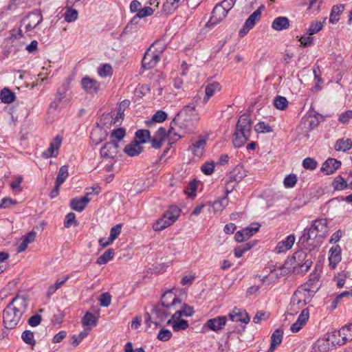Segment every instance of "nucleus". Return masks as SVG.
<instances>
[{
  "label": "nucleus",
  "mask_w": 352,
  "mask_h": 352,
  "mask_svg": "<svg viewBox=\"0 0 352 352\" xmlns=\"http://www.w3.org/2000/svg\"><path fill=\"white\" fill-rule=\"evenodd\" d=\"M28 307L25 296L16 295L3 310V322L7 329H14L19 323Z\"/></svg>",
  "instance_id": "f257e3e1"
},
{
  "label": "nucleus",
  "mask_w": 352,
  "mask_h": 352,
  "mask_svg": "<svg viewBox=\"0 0 352 352\" xmlns=\"http://www.w3.org/2000/svg\"><path fill=\"white\" fill-rule=\"evenodd\" d=\"M199 119L197 113L190 111L182 113V109L170 122L168 133L170 135H177L174 131L175 126H178L184 133H193L195 129V122H197Z\"/></svg>",
  "instance_id": "f03ea898"
},
{
  "label": "nucleus",
  "mask_w": 352,
  "mask_h": 352,
  "mask_svg": "<svg viewBox=\"0 0 352 352\" xmlns=\"http://www.w3.org/2000/svg\"><path fill=\"white\" fill-rule=\"evenodd\" d=\"M252 131L251 120L248 115H242L236 124L233 134L232 143L234 147L239 148L248 140Z\"/></svg>",
  "instance_id": "7ed1b4c3"
},
{
  "label": "nucleus",
  "mask_w": 352,
  "mask_h": 352,
  "mask_svg": "<svg viewBox=\"0 0 352 352\" xmlns=\"http://www.w3.org/2000/svg\"><path fill=\"white\" fill-rule=\"evenodd\" d=\"M159 44V43H153L145 52L142 61V67L144 69H149L154 67L160 60L164 48L162 47L157 49V46Z\"/></svg>",
  "instance_id": "20e7f679"
},
{
  "label": "nucleus",
  "mask_w": 352,
  "mask_h": 352,
  "mask_svg": "<svg viewBox=\"0 0 352 352\" xmlns=\"http://www.w3.org/2000/svg\"><path fill=\"white\" fill-rule=\"evenodd\" d=\"M352 340V324L342 327L339 331L332 332L331 344L344 345Z\"/></svg>",
  "instance_id": "39448f33"
},
{
  "label": "nucleus",
  "mask_w": 352,
  "mask_h": 352,
  "mask_svg": "<svg viewBox=\"0 0 352 352\" xmlns=\"http://www.w3.org/2000/svg\"><path fill=\"white\" fill-rule=\"evenodd\" d=\"M308 256L302 252H296L294 254L292 258L297 262L296 265L293 267V272L305 273L307 272L312 265V261Z\"/></svg>",
  "instance_id": "423d86ee"
},
{
  "label": "nucleus",
  "mask_w": 352,
  "mask_h": 352,
  "mask_svg": "<svg viewBox=\"0 0 352 352\" xmlns=\"http://www.w3.org/2000/svg\"><path fill=\"white\" fill-rule=\"evenodd\" d=\"M312 298L311 294L302 289L296 291L292 298V308L294 311H298L310 302Z\"/></svg>",
  "instance_id": "0eeeda50"
},
{
  "label": "nucleus",
  "mask_w": 352,
  "mask_h": 352,
  "mask_svg": "<svg viewBox=\"0 0 352 352\" xmlns=\"http://www.w3.org/2000/svg\"><path fill=\"white\" fill-rule=\"evenodd\" d=\"M43 21V16L40 10L29 14L21 22V25L24 26L27 32L32 31Z\"/></svg>",
  "instance_id": "6e6552de"
},
{
  "label": "nucleus",
  "mask_w": 352,
  "mask_h": 352,
  "mask_svg": "<svg viewBox=\"0 0 352 352\" xmlns=\"http://www.w3.org/2000/svg\"><path fill=\"white\" fill-rule=\"evenodd\" d=\"M264 9L265 6L261 5L248 18L243 28L239 32V34L241 37H243L251 29L254 28L256 22L258 21L261 16V10Z\"/></svg>",
  "instance_id": "1a4fd4ad"
},
{
  "label": "nucleus",
  "mask_w": 352,
  "mask_h": 352,
  "mask_svg": "<svg viewBox=\"0 0 352 352\" xmlns=\"http://www.w3.org/2000/svg\"><path fill=\"white\" fill-rule=\"evenodd\" d=\"M316 239H322V235L314 230V228L311 227L309 229L304 230L300 240L302 241V243H309V245L312 247H317L320 245L321 241H316Z\"/></svg>",
  "instance_id": "9d476101"
},
{
  "label": "nucleus",
  "mask_w": 352,
  "mask_h": 352,
  "mask_svg": "<svg viewBox=\"0 0 352 352\" xmlns=\"http://www.w3.org/2000/svg\"><path fill=\"white\" fill-rule=\"evenodd\" d=\"M208 140V136L199 135L198 140L192 142L189 147V151H191L194 156L201 157L204 153Z\"/></svg>",
  "instance_id": "9b49d317"
},
{
  "label": "nucleus",
  "mask_w": 352,
  "mask_h": 352,
  "mask_svg": "<svg viewBox=\"0 0 352 352\" xmlns=\"http://www.w3.org/2000/svg\"><path fill=\"white\" fill-rule=\"evenodd\" d=\"M244 171L241 168L236 167L232 171V175L226 184V195L230 192L235 187L236 184L240 182L245 177Z\"/></svg>",
  "instance_id": "f8f14e48"
},
{
  "label": "nucleus",
  "mask_w": 352,
  "mask_h": 352,
  "mask_svg": "<svg viewBox=\"0 0 352 352\" xmlns=\"http://www.w3.org/2000/svg\"><path fill=\"white\" fill-rule=\"evenodd\" d=\"M118 142L112 140L100 148V155L107 159H114L118 153Z\"/></svg>",
  "instance_id": "ddd939ff"
},
{
  "label": "nucleus",
  "mask_w": 352,
  "mask_h": 352,
  "mask_svg": "<svg viewBox=\"0 0 352 352\" xmlns=\"http://www.w3.org/2000/svg\"><path fill=\"white\" fill-rule=\"evenodd\" d=\"M80 84L85 91L89 94H96L100 90V84L96 79L89 76L83 77Z\"/></svg>",
  "instance_id": "4468645a"
},
{
  "label": "nucleus",
  "mask_w": 352,
  "mask_h": 352,
  "mask_svg": "<svg viewBox=\"0 0 352 352\" xmlns=\"http://www.w3.org/2000/svg\"><path fill=\"white\" fill-rule=\"evenodd\" d=\"M227 14L228 12L219 4H217L214 8L212 12V16L209 21L207 23L206 26L212 28L214 25L218 24L222 20H223L227 16Z\"/></svg>",
  "instance_id": "2eb2a0df"
},
{
  "label": "nucleus",
  "mask_w": 352,
  "mask_h": 352,
  "mask_svg": "<svg viewBox=\"0 0 352 352\" xmlns=\"http://www.w3.org/2000/svg\"><path fill=\"white\" fill-rule=\"evenodd\" d=\"M160 304L174 311L177 305H181L182 300L173 292H168L163 294Z\"/></svg>",
  "instance_id": "dca6fc26"
},
{
  "label": "nucleus",
  "mask_w": 352,
  "mask_h": 352,
  "mask_svg": "<svg viewBox=\"0 0 352 352\" xmlns=\"http://www.w3.org/2000/svg\"><path fill=\"white\" fill-rule=\"evenodd\" d=\"M227 322L226 316H217L207 320L204 327L213 331H218L223 329Z\"/></svg>",
  "instance_id": "f3484780"
},
{
  "label": "nucleus",
  "mask_w": 352,
  "mask_h": 352,
  "mask_svg": "<svg viewBox=\"0 0 352 352\" xmlns=\"http://www.w3.org/2000/svg\"><path fill=\"white\" fill-rule=\"evenodd\" d=\"M172 312H173V310L171 309H168L162 304H158L153 307L151 311V314L153 317V319L157 320L159 322H162Z\"/></svg>",
  "instance_id": "a211bd4d"
},
{
  "label": "nucleus",
  "mask_w": 352,
  "mask_h": 352,
  "mask_svg": "<svg viewBox=\"0 0 352 352\" xmlns=\"http://www.w3.org/2000/svg\"><path fill=\"white\" fill-rule=\"evenodd\" d=\"M319 287V275L316 273H314L310 275V278L303 285L302 289L307 292V293L311 294V296H313L318 290Z\"/></svg>",
  "instance_id": "6ab92c4d"
},
{
  "label": "nucleus",
  "mask_w": 352,
  "mask_h": 352,
  "mask_svg": "<svg viewBox=\"0 0 352 352\" xmlns=\"http://www.w3.org/2000/svg\"><path fill=\"white\" fill-rule=\"evenodd\" d=\"M259 229V225L255 224V226L247 227L243 228L241 230L238 231L235 234V239L237 242H243L244 241L248 240L250 236H252L254 233L258 232Z\"/></svg>",
  "instance_id": "aec40b11"
},
{
  "label": "nucleus",
  "mask_w": 352,
  "mask_h": 352,
  "mask_svg": "<svg viewBox=\"0 0 352 352\" xmlns=\"http://www.w3.org/2000/svg\"><path fill=\"white\" fill-rule=\"evenodd\" d=\"M329 267L331 269H335L337 264L342 260L340 246L338 245L333 246L329 250Z\"/></svg>",
  "instance_id": "412c9836"
},
{
  "label": "nucleus",
  "mask_w": 352,
  "mask_h": 352,
  "mask_svg": "<svg viewBox=\"0 0 352 352\" xmlns=\"http://www.w3.org/2000/svg\"><path fill=\"white\" fill-rule=\"evenodd\" d=\"M62 140L63 139L60 136H56L50 143V147L44 151L43 154V156L46 158L56 157L58 153Z\"/></svg>",
  "instance_id": "4be33fe9"
},
{
  "label": "nucleus",
  "mask_w": 352,
  "mask_h": 352,
  "mask_svg": "<svg viewBox=\"0 0 352 352\" xmlns=\"http://www.w3.org/2000/svg\"><path fill=\"white\" fill-rule=\"evenodd\" d=\"M296 241L294 234L289 235L285 240L278 242L275 248V252L278 254L284 253L289 250Z\"/></svg>",
  "instance_id": "5701e85b"
},
{
  "label": "nucleus",
  "mask_w": 352,
  "mask_h": 352,
  "mask_svg": "<svg viewBox=\"0 0 352 352\" xmlns=\"http://www.w3.org/2000/svg\"><path fill=\"white\" fill-rule=\"evenodd\" d=\"M332 333L327 338H319L313 345V352H327L330 349Z\"/></svg>",
  "instance_id": "b1692460"
},
{
  "label": "nucleus",
  "mask_w": 352,
  "mask_h": 352,
  "mask_svg": "<svg viewBox=\"0 0 352 352\" xmlns=\"http://www.w3.org/2000/svg\"><path fill=\"white\" fill-rule=\"evenodd\" d=\"M341 166V162L333 158H329L322 165L321 170L326 175L333 173Z\"/></svg>",
  "instance_id": "393cba45"
},
{
  "label": "nucleus",
  "mask_w": 352,
  "mask_h": 352,
  "mask_svg": "<svg viewBox=\"0 0 352 352\" xmlns=\"http://www.w3.org/2000/svg\"><path fill=\"white\" fill-rule=\"evenodd\" d=\"M108 135V131L96 126L91 131V139L93 143L98 144L106 139Z\"/></svg>",
  "instance_id": "a878e982"
},
{
  "label": "nucleus",
  "mask_w": 352,
  "mask_h": 352,
  "mask_svg": "<svg viewBox=\"0 0 352 352\" xmlns=\"http://www.w3.org/2000/svg\"><path fill=\"white\" fill-rule=\"evenodd\" d=\"M36 232L34 230L28 232L27 234L22 236V242L17 248V252L21 253L26 250L28 244L33 243L36 240Z\"/></svg>",
  "instance_id": "bb28decb"
},
{
  "label": "nucleus",
  "mask_w": 352,
  "mask_h": 352,
  "mask_svg": "<svg viewBox=\"0 0 352 352\" xmlns=\"http://www.w3.org/2000/svg\"><path fill=\"white\" fill-rule=\"evenodd\" d=\"M229 318L232 321L234 322H242L248 323L250 321L248 314L239 309H234L229 314Z\"/></svg>",
  "instance_id": "cd10ccee"
},
{
  "label": "nucleus",
  "mask_w": 352,
  "mask_h": 352,
  "mask_svg": "<svg viewBox=\"0 0 352 352\" xmlns=\"http://www.w3.org/2000/svg\"><path fill=\"white\" fill-rule=\"evenodd\" d=\"M114 124L113 121V114L111 113H105L103 114L98 122H97L96 126L102 128L103 129L106 130L107 131L108 129H109Z\"/></svg>",
  "instance_id": "c85d7f7f"
},
{
  "label": "nucleus",
  "mask_w": 352,
  "mask_h": 352,
  "mask_svg": "<svg viewBox=\"0 0 352 352\" xmlns=\"http://www.w3.org/2000/svg\"><path fill=\"white\" fill-rule=\"evenodd\" d=\"M91 199L87 197L82 198H74L71 200V208L78 212L82 211L87 204L90 201Z\"/></svg>",
  "instance_id": "c756f323"
},
{
  "label": "nucleus",
  "mask_w": 352,
  "mask_h": 352,
  "mask_svg": "<svg viewBox=\"0 0 352 352\" xmlns=\"http://www.w3.org/2000/svg\"><path fill=\"white\" fill-rule=\"evenodd\" d=\"M142 150V146L140 144V142L137 141L132 142L131 143L126 145L124 148V153L131 157L139 155Z\"/></svg>",
  "instance_id": "7c9ffc66"
},
{
  "label": "nucleus",
  "mask_w": 352,
  "mask_h": 352,
  "mask_svg": "<svg viewBox=\"0 0 352 352\" xmlns=\"http://www.w3.org/2000/svg\"><path fill=\"white\" fill-rule=\"evenodd\" d=\"M289 27V21L287 17L278 16L276 18L272 23V28L277 31L287 29Z\"/></svg>",
  "instance_id": "2f4dec72"
},
{
  "label": "nucleus",
  "mask_w": 352,
  "mask_h": 352,
  "mask_svg": "<svg viewBox=\"0 0 352 352\" xmlns=\"http://www.w3.org/2000/svg\"><path fill=\"white\" fill-rule=\"evenodd\" d=\"M318 116L322 118V116L318 113L314 112L312 114V112H310L308 117L304 120L305 127H307L309 130L316 128L320 122Z\"/></svg>",
  "instance_id": "473e14b6"
},
{
  "label": "nucleus",
  "mask_w": 352,
  "mask_h": 352,
  "mask_svg": "<svg viewBox=\"0 0 352 352\" xmlns=\"http://www.w3.org/2000/svg\"><path fill=\"white\" fill-rule=\"evenodd\" d=\"M283 332L278 329L274 331L271 336V345L268 349V352H274L277 346L280 345L282 342Z\"/></svg>",
  "instance_id": "72a5a7b5"
},
{
  "label": "nucleus",
  "mask_w": 352,
  "mask_h": 352,
  "mask_svg": "<svg viewBox=\"0 0 352 352\" xmlns=\"http://www.w3.org/2000/svg\"><path fill=\"white\" fill-rule=\"evenodd\" d=\"M311 227L322 235V238H324L327 232V221L325 219H316Z\"/></svg>",
  "instance_id": "f704fd0d"
},
{
  "label": "nucleus",
  "mask_w": 352,
  "mask_h": 352,
  "mask_svg": "<svg viewBox=\"0 0 352 352\" xmlns=\"http://www.w3.org/2000/svg\"><path fill=\"white\" fill-rule=\"evenodd\" d=\"M167 324L172 325L173 329L175 331L180 330H185L188 327V321L184 319L173 320L169 319L167 321Z\"/></svg>",
  "instance_id": "c9c22d12"
},
{
  "label": "nucleus",
  "mask_w": 352,
  "mask_h": 352,
  "mask_svg": "<svg viewBox=\"0 0 352 352\" xmlns=\"http://www.w3.org/2000/svg\"><path fill=\"white\" fill-rule=\"evenodd\" d=\"M335 149L337 151L346 152L351 148L352 140L349 138L346 139H339L335 144Z\"/></svg>",
  "instance_id": "e433bc0d"
},
{
  "label": "nucleus",
  "mask_w": 352,
  "mask_h": 352,
  "mask_svg": "<svg viewBox=\"0 0 352 352\" xmlns=\"http://www.w3.org/2000/svg\"><path fill=\"white\" fill-rule=\"evenodd\" d=\"M180 0H166L163 5L162 12L165 14H170L178 8V3Z\"/></svg>",
  "instance_id": "4c0bfd02"
},
{
  "label": "nucleus",
  "mask_w": 352,
  "mask_h": 352,
  "mask_svg": "<svg viewBox=\"0 0 352 352\" xmlns=\"http://www.w3.org/2000/svg\"><path fill=\"white\" fill-rule=\"evenodd\" d=\"M0 99L2 102L10 104L14 101L15 94L8 88H3L0 92Z\"/></svg>",
  "instance_id": "58836bf2"
},
{
  "label": "nucleus",
  "mask_w": 352,
  "mask_h": 352,
  "mask_svg": "<svg viewBox=\"0 0 352 352\" xmlns=\"http://www.w3.org/2000/svg\"><path fill=\"white\" fill-rule=\"evenodd\" d=\"M179 216V210L177 207H171L163 217L172 225Z\"/></svg>",
  "instance_id": "ea45409f"
},
{
  "label": "nucleus",
  "mask_w": 352,
  "mask_h": 352,
  "mask_svg": "<svg viewBox=\"0 0 352 352\" xmlns=\"http://www.w3.org/2000/svg\"><path fill=\"white\" fill-rule=\"evenodd\" d=\"M344 10V6L342 4L333 6L329 17V22L331 23H337L339 21L338 16Z\"/></svg>",
  "instance_id": "a19ab883"
},
{
  "label": "nucleus",
  "mask_w": 352,
  "mask_h": 352,
  "mask_svg": "<svg viewBox=\"0 0 352 352\" xmlns=\"http://www.w3.org/2000/svg\"><path fill=\"white\" fill-rule=\"evenodd\" d=\"M114 254V250L111 248L108 249L100 256H99L97 258L96 263L98 265L106 264L108 261L113 259Z\"/></svg>",
  "instance_id": "79ce46f5"
},
{
  "label": "nucleus",
  "mask_w": 352,
  "mask_h": 352,
  "mask_svg": "<svg viewBox=\"0 0 352 352\" xmlns=\"http://www.w3.org/2000/svg\"><path fill=\"white\" fill-rule=\"evenodd\" d=\"M69 278L68 276H65L63 277L61 279H58L56 281V283L49 287L47 295V296H50L54 294Z\"/></svg>",
  "instance_id": "37998d69"
},
{
  "label": "nucleus",
  "mask_w": 352,
  "mask_h": 352,
  "mask_svg": "<svg viewBox=\"0 0 352 352\" xmlns=\"http://www.w3.org/2000/svg\"><path fill=\"white\" fill-rule=\"evenodd\" d=\"M274 105L277 109L284 111L288 107V101L285 97L278 96L274 100Z\"/></svg>",
  "instance_id": "c03bdc74"
},
{
  "label": "nucleus",
  "mask_w": 352,
  "mask_h": 352,
  "mask_svg": "<svg viewBox=\"0 0 352 352\" xmlns=\"http://www.w3.org/2000/svg\"><path fill=\"white\" fill-rule=\"evenodd\" d=\"M228 204V199L226 197H223V198L214 201L211 206L213 208L214 212H221L223 209Z\"/></svg>",
  "instance_id": "a18cd8bd"
},
{
  "label": "nucleus",
  "mask_w": 352,
  "mask_h": 352,
  "mask_svg": "<svg viewBox=\"0 0 352 352\" xmlns=\"http://www.w3.org/2000/svg\"><path fill=\"white\" fill-rule=\"evenodd\" d=\"M221 85L218 82H212L206 85L205 93L210 96H212L216 92L220 91Z\"/></svg>",
  "instance_id": "49530a36"
},
{
  "label": "nucleus",
  "mask_w": 352,
  "mask_h": 352,
  "mask_svg": "<svg viewBox=\"0 0 352 352\" xmlns=\"http://www.w3.org/2000/svg\"><path fill=\"white\" fill-rule=\"evenodd\" d=\"M254 245V243H247L236 247L234 249V256L236 258L241 257L244 252L250 250Z\"/></svg>",
  "instance_id": "de8ad7c7"
},
{
  "label": "nucleus",
  "mask_w": 352,
  "mask_h": 352,
  "mask_svg": "<svg viewBox=\"0 0 352 352\" xmlns=\"http://www.w3.org/2000/svg\"><path fill=\"white\" fill-rule=\"evenodd\" d=\"M98 74L101 77L111 76L113 74V69L109 64H104L98 68Z\"/></svg>",
  "instance_id": "09e8293b"
},
{
  "label": "nucleus",
  "mask_w": 352,
  "mask_h": 352,
  "mask_svg": "<svg viewBox=\"0 0 352 352\" xmlns=\"http://www.w3.org/2000/svg\"><path fill=\"white\" fill-rule=\"evenodd\" d=\"M69 176L67 166H63L59 168V171L56 182L62 184Z\"/></svg>",
  "instance_id": "8fccbe9b"
},
{
  "label": "nucleus",
  "mask_w": 352,
  "mask_h": 352,
  "mask_svg": "<svg viewBox=\"0 0 352 352\" xmlns=\"http://www.w3.org/2000/svg\"><path fill=\"white\" fill-rule=\"evenodd\" d=\"M170 225L171 224L166 220V219L162 216V217L155 222V223L153 225V228L156 231H160L166 228Z\"/></svg>",
  "instance_id": "3c124183"
},
{
  "label": "nucleus",
  "mask_w": 352,
  "mask_h": 352,
  "mask_svg": "<svg viewBox=\"0 0 352 352\" xmlns=\"http://www.w3.org/2000/svg\"><path fill=\"white\" fill-rule=\"evenodd\" d=\"M96 323L97 318L90 312H87L82 319L83 326L96 325Z\"/></svg>",
  "instance_id": "603ef678"
},
{
  "label": "nucleus",
  "mask_w": 352,
  "mask_h": 352,
  "mask_svg": "<svg viewBox=\"0 0 352 352\" xmlns=\"http://www.w3.org/2000/svg\"><path fill=\"white\" fill-rule=\"evenodd\" d=\"M201 97L199 95H196L192 99V101L187 105L184 106L182 108V113H186L187 111H190L191 113H195L196 105L198 101L200 100Z\"/></svg>",
  "instance_id": "864d4df0"
},
{
  "label": "nucleus",
  "mask_w": 352,
  "mask_h": 352,
  "mask_svg": "<svg viewBox=\"0 0 352 352\" xmlns=\"http://www.w3.org/2000/svg\"><path fill=\"white\" fill-rule=\"evenodd\" d=\"M167 118V114L162 110H159L153 116L152 120L147 122V124L149 125L152 124L153 122H162L166 120Z\"/></svg>",
  "instance_id": "5fc2aeb1"
},
{
  "label": "nucleus",
  "mask_w": 352,
  "mask_h": 352,
  "mask_svg": "<svg viewBox=\"0 0 352 352\" xmlns=\"http://www.w3.org/2000/svg\"><path fill=\"white\" fill-rule=\"evenodd\" d=\"M254 130L256 133H271L273 131L272 128L270 125L265 124L264 122H258L255 125Z\"/></svg>",
  "instance_id": "6e6d98bb"
},
{
  "label": "nucleus",
  "mask_w": 352,
  "mask_h": 352,
  "mask_svg": "<svg viewBox=\"0 0 352 352\" xmlns=\"http://www.w3.org/2000/svg\"><path fill=\"white\" fill-rule=\"evenodd\" d=\"M322 26H323V25L321 22H318V21L311 22L309 28L307 30V34L309 36L315 34L322 30Z\"/></svg>",
  "instance_id": "4d7b16f0"
},
{
  "label": "nucleus",
  "mask_w": 352,
  "mask_h": 352,
  "mask_svg": "<svg viewBox=\"0 0 352 352\" xmlns=\"http://www.w3.org/2000/svg\"><path fill=\"white\" fill-rule=\"evenodd\" d=\"M153 316L148 313L145 314L146 324L147 328L155 329L160 326V322L157 320H153Z\"/></svg>",
  "instance_id": "13d9d810"
},
{
  "label": "nucleus",
  "mask_w": 352,
  "mask_h": 352,
  "mask_svg": "<svg viewBox=\"0 0 352 352\" xmlns=\"http://www.w3.org/2000/svg\"><path fill=\"white\" fill-rule=\"evenodd\" d=\"M23 340L30 345L34 346L35 344V340L34 339V333L30 330H25L21 335Z\"/></svg>",
  "instance_id": "bf43d9fd"
},
{
  "label": "nucleus",
  "mask_w": 352,
  "mask_h": 352,
  "mask_svg": "<svg viewBox=\"0 0 352 352\" xmlns=\"http://www.w3.org/2000/svg\"><path fill=\"white\" fill-rule=\"evenodd\" d=\"M297 177L294 174L287 175L283 181V184L286 188H293L297 182Z\"/></svg>",
  "instance_id": "052dcab7"
},
{
  "label": "nucleus",
  "mask_w": 352,
  "mask_h": 352,
  "mask_svg": "<svg viewBox=\"0 0 352 352\" xmlns=\"http://www.w3.org/2000/svg\"><path fill=\"white\" fill-rule=\"evenodd\" d=\"M135 137L140 140V144L145 143L146 139L150 138V131L146 129H140L135 133Z\"/></svg>",
  "instance_id": "680f3d73"
},
{
  "label": "nucleus",
  "mask_w": 352,
  "mask_h": 352,
  "mask_svg": "<svg viewBox=\"0 0 352 352\" xmlns=\"http://www.w3.org/2000/svg\"><path fill=\"white\" fill-rule=\"evenodd\" d=\"M72 224L75 226L77 225V221H76V214L74 212H69L66 217L64 221V226L65 228H69Z\"/></svg>",
  "instance_id": "e2e57ef3"
},
{
  "label": "nucleus",
  "mask_w": 352,
  "mask_h": 352,
  "mask_svg": "<svg viewBox=\"0 0 352 352\" xmlns=\"http://www.w3.org/2000/svg\"><path fill=\"white\" fill-rule=\"evenodd\" d=\"M333 185L336 190H343L346 187V182L342 176H338L333 180Z\"/></svg>",
  "instance_id": "0e129e2a"
},
{
  "label": "nucleus",
  "mask_w": 352,
  "mask_h": 352,
  "mask_svg": "<svg viewBox=\"0 0 352 352\" xmlns=\"http://www.w3.org/2000/svg\"><path fill=\"white\" fill-rule=\"evenodd\" d=\"M78 18V12L76 10L69 8L65 13V20L67 22L74 21Z\"/></svg>",
  "instance_id": "69168bd1"
},
{
  "label": "nucleus",
  "mask_w": 352,
  "mask_h": 352,
  "mask_svg": "<svg viewBox=\"0 0 352 352\" xmlns=\"http://www.w3.org/2000/svg\"><path fill=\"white\" fill-rule=\"evenodd\" d=\"M99 301H100V305L102 306V307H108L111 304V295L106 292V293H103L100 296V298H99Z\"/></svg>",
  "instance_id": "338daca9"
},
{
  "label": "nucleus",
  "mask_w": 352,
  "mask_h": 352,
  "mask_svg": "<svg viewBox=\"0 0 352 352\" xmlns=\"http://www.w3.org/2000/svg\"><path fill=\"white\" fill-rule=\"evenodd\" d=\"M171 337L172 333L169 330L164 329H162L157 335V339L163 342L168 341Z\"/></svg>",
  "instance_id": "774afa93"
}]
</instances>
